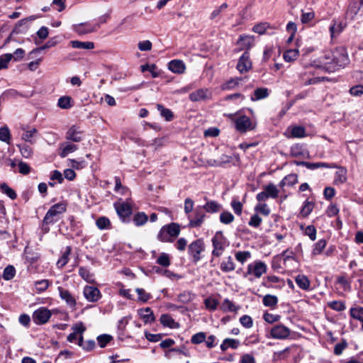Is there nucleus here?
Wrapping results in <instances>:
<instances>
[{"label":"nucleus","instance_id":"obj_42","mask_svg":"<svg viewBox=\"0 0 363 363\" xmlns=\"http://www.w3.org/2000/svg\"><path fill=\"white\" fill-rule=\"evenodd\" d=\"M350 313L353 318L362 322L363 329V307L352 308Z\"/></svg>","mask_w":363,"mask_h":363},{"label":"nucleus","instance_id":"obj_31","mask_svg":"<svg viewBox=\"0 0 363 363\" xmlns=\"http://www.w3.org/2000/svg\"><path fill=\"white\" fill-rule=\"evenodd\" d=\"M71 251L72 247L70 246H67L65 251L62 253L61 257L57 262V266L58 268H62L67 264Z\"/></svg>","mask_w":363,"mask_h":363},{"label":"nucleus","instance_id":"obj_25","mask_svg":"<svg viewBox=\"0 0 363 363\" xmlns=\"http://www.w3.org/2000/svg\"><path fill=\"white\" fill-rule=\"evenodd\" d=\"M202 210L208 213H214L220 211L222 206L216 201H210L201 206Z\"/></svg>","mask_w":363,"mask_h":363},{"label":"nucleus","instance_id":"obj_27","mask_svg":"<svg viewBox=\"0 0 363 363\" xmlns=\"http://www.w3.org/2000/svg\"><path fill=\"white\" fill-rule=\"evenodd\" d=\"M207 89H200L189 94V99L191 101H199L207 97Z\"/></svg>","mask_w":363,"mask_h":363},{"label":"nucleus","instance_id":"obj_19","mask_svg":"<svg viewBox=\"0 0 363 363\" xmlns=\"http://www.w3.org/2000/svg\"><path fill=\"white\" fill-rule=\"evenodd\" d=\"M168 69L174 73L182 74L185 72L186 66L182 60H173L169 62Z\"/></svg>","mask_w":363,"mask_h":363},{"label":"nucleus","instance_id":"obj_6","mask_svg":"<svg viewBox=\"0 0 363 363\" xmlns=\"http://www.w3.org/2000/svg\"><path fill=\"white\" fill-rule=\"evenodd\" d=\"M114 208L123 222H125L132 214V206L128 202H116L114 203Z\"/></svg>","mask_w":363,"mask_h":363},{"label":"nucleus","instance_id":"obj_61","mask_svg":"<svg viewBox=\"0 0 363 363\" xmlns=\"http://www.w3.org/2000/svg\"><path fill=\"white\" fill-rule=\"evenodd\" d=\"M251 256V254L249 251H238L235 253V259L243 264L247 259H249Z\"/></svg>","mask_w":363,"mask_h":363},{"label":"nucleus","instance_id":"obj_49","mask_svg":"<svg viewBox=\"0 0 363 363\" xmlns=\"http://www.w3.org/2000/svg\"><path fill=\"white\" fill-rule=\"evenodd\" d=\"M11 133L8 127L4 126L0 128V140L10 144Z\"/></svg>","mask_w":363,"mask_h":363},{"label":"nucleus","instance_id":"obj_21","mask_svg":"<svg viewBox=\"0 0 363 363\" xmlns=\"http://www.w3.org/2000/svg\"><path fill=\"white\" fill-rule=\"evenodd\" d=\"M296 284L298 286L304 291H309L311 289V281L308 278L303 274H298L295 277Z\"/></svg>","mask_w":363,"mask_h":363},{"label":"nucleus","instance_id":"obj_40","mask_svg":"<svg viewBox=\"0 0 363 363\" xmlns=\"http://www.w3.org/2000/svg\"><path fill=\"white\" fill-rule=\"evenodd\" d=\"M314 207V203L312 201H309L308 200H306L301 209V215L306 218L313 211Z\"/></svg>","mask_w":363,"mask_h":363},{"label":"nucleus","instance_id":"obj_2","mask_svg":"<svg viewBox=\"0 0 363 363\" xmlns=\"http://www.w3.org/2000/svg\"><path fill=\"white\" fill-rule=\"evenodd\" d=\"M181 231L180 225L177 223L165 225L160 229L157 238L163 242H172L178 237Z\"/></svg>","mask_w":363,"mask_h":363},{"label":"nucleus","instance_id":"obj_10","mask_svg":"<svg viewBox=\"0 0 363 363\" xmlns=\"http://www.w3.org/2000/svg\"><path fill=\"white\" fill-rule=\"evenodd\" d=\"M50 317V311L44 307L38 308L33 314V321L38 325L45 324Z\"/></svg>","mask_w":363,"mask_h":363},{"label":"nucleus","instance_id":"obj_53","mask_svg":"<svg viewBox=\"0 0 363 363\" xmlns=\"http://www.w3.org/2000/svg\"><path fill=\"white\" fill-rule=\"evenodd\" d=\"M37 133V129L36 128H32L30 130H28L25 131L24 133H23L21 138L26 142H28L30 144H33L34 141L32 140V138L35 136V135Z\"/></svg>","mask_w":363,"mask_h":363},{"label":"nucleus","instance_id":"obj_59","mask_svg":"<svg viewBox=\"0 0 363 363\" xmlns=\"http://www.w3.org/2000/svg\"><path fill=\"white\" fill-rule=\"evenodd\" d=\"M157 263L162 267H167L170 265L169 256L167 253H162L157 259Z\"/></svg>","mask_w":363,"mask_h":363},{"label":"nucleus","instance_id":"obj_50","mask_svg":"<svg viewBox=\"0 0 363 363\" xmlns=\"http://www.w3.org/2000/svg\"><path fill=\"white\" fill-rule=\"evenodd\" d=\"M141 71L145 72L146 71L150 72L153 78L157 77L159 74L155 71L157 69V66L155 64H145L140 66Z\"/></svg>","mask_w":363,"mask_h":363},{"label":"nucleus","instance_id":"obj_63","mask_svg":"<svg viewBox=\"0 0 363 363\" xmlns=\"http://www.w3.org/2000/svg\"><path fill=\"white\" fill-rule=\"evenodd\" d=\"M347 342L345 340H342L340 342L336 344L334 347V354L335 355H340L342 354L344 350L347 347Z\"/></svg>","mask_w":363,"mask_h":363},{"label":"nucleus","instance_id":"obj_37","mask_svg":"<svg viewBox=\"0 0 363 363\" xmlns=\"http://www.w3.org/2000/svg\"><path fill=\"white\" fill-rule=\"evenodd\" d=\"M1 191L9 196L11 199L14 200L17 197L16 191L11 189L6 183H2L0 184Z\"/></svg>","mask_w":363,"mask_h":363},{"label":"nucleus","instance_id":"obj_43","mask_svg":"<svg viewBox=\"0 0 363 363\" xmlns=\"http://www.w3.org/2000/svg\"><path fill=\"white\" fill-rule=\"evenodd\" d=\"M290 351L289 347H286L284 350L275 352L272 356V361L276 362L282 359H285L288 357L287 353Z\"/></svg>","mask_w":363,"mask_h":363},{"label":"nucleus","instance_id":"obj_17","mask_svg":"<svg viewBox=\"0 0 363 363\" xmlns=\"http://www.w3.org/2000/svg\"><path fill=\"white\" fill-rule=\"evenodd\" d=\"M58 291L60 294V298L64 300L66 303L72 309H75L76 306V299L71 294V293L66 289H64L62 287L59 286Z\"/></svg>","mask_w":363,"mask_h":363},{"label":"nucleus","instance_id":"obj_20","mask_svg":"<svg viewBox=\"0 0 363 363\" xmlns=\"http://www.w3.org/2000/svg\"><path fill=\"white\" fill-rule=\"evenodd\" d=\"M297 165L304 166L309 169H315L320 167H325V168H333L335 166L333 164L325 163V162H296Z\"/></svg>","mask_w":363,"mask_h":363},{"label":"nucleus","instance_id":"obj_7","mask_svg":"<svg viewBox=\"0 0 363 363\" xmlns=\"http://www.w3.org/2000/svg\"><path fill=\"white\" fill-rule=\"evenodd\" d=\"M212 245L213 250L212 251V256L218 257L222 255L225 248V241L223 236L217 233L212 238Z\"/></svg>","mask_w":363,"mask_h":363},{"label":"nucleus","instance_id":"obj_14","mask_svg":"<svg viewBox=\"0 0 363 363\" xmlns=\"http://www.w3.org/2000/svg\"><path fill=\"white\" fill-rule=\"evenodd\" d=\"M65 138L67 140L79 143L82 140L83 131L80 130L79 126L74 125L67 131Z\"/></svg>","mask_w":363,"mask_h":363},{"label":"nucleus","instance_id":"obj_64","mask_svg":"<svg viewBox=\"0 0 363 363\" xmlns=\"http://www.w3.org/2000/svg\"><path fill=\"white\" fill-rule=\"evenodd\" d=\"M305 128L302 126H294L292 128L291 134L294 138H302L305 135Z\"/></svg>","mask_w":363,"mask_h":363},{"label":"nucleus","instance_id":"obj_16","mask_svg":"<svg viewBox=\"0 0 363 363\" xmlns=\"http://www.w3.org/2000/svg\"><path fill=\"white\" fill-rule=\"evenodd\" d=\"M255 43V38L252 35H241L237 41L240 50H245L247 52Z\"/></svg>","mask_w":363,"mask_h":363},{"label":"nucleus","instance_id":"obj_45","mask_svg":"<svg viewBox=\"0 0 363 363\" xmlns=\"http://www.w3.org/2000/svg\"><path fill=\"white\" fill-rule=\"evenodd\" d=\"M222 309L224 311L236 312L239 309V307L236 306L233 301L228 298H225L222 303Z\"/></svg>","mask_w":363,"mask_h":363},{"label":"nucleus","instance_id":"obj_41","mask_svg":"<svg viewBox=\"0 0 363 363\" xmlns=\"http://www.w3.org/2000/svg\"><path fill=\"white\" fill-rule=\"evenodd\" d=\"M96 225L100 230L109 229L111 227V222L107 217L101 216L96 220Z\"/></svg>","mask_w":363,"mask_h":363},{"label":"nucleus","instance_id":"obj_38","mask_svg":"<svg viewBox=\"0 0 363 363\" xmlns=\"http://www.w3.org/2000/svg\"><path fill=\"white\" fill-rule=\"evenodd\" d=\"M57 106L62 109H68L72 107V98L69 96H61L57 101Z\"/></svg>","mask_w":363,"mask_h":363},{"label":"nucleus","instance_id":"obj_33","mask_svg":"<svg viewBox=\"0 0 363 363\" xmlns=\"http://www.w3.org/2000/svg\"><path fill=\"white\" fill-rule=\"evenodd\" d=\"M264 190L269 198L277 199L279 196V191L272 183L264 186Z\"/></svg>","mask_w":363,"mask_h":363},{"label":"nucleus","instance_id":"obj_23","mask_svg":"<svg viewBox=\"0 0 363 363\" xmlns=\"http://www.w3.org/2000/svg\"><path fill=\"white\" fill-rule=\"evenodd\" d=\"M269 95V92L267 88H257L254 91L253 94L251 95L250 99L252 101H259L267 98Z\"/></svg>","mask_w":363,"mask_h":363},{"label":"nucleus","instance_id":"obj_15","mask_svg":"<svg viewBox=\"0 0 363 363\" xmlns=\"http://www.w3.org/2000/svg\"><path fill=\"white\" fill-rule=\"evenodd\" d=\"M252 67V62L250 60V54L245 52L240 57L237 64V69L240 73L249 71Z\"/></svg>","mask_w":363,"mask_h":363},{"label":"nucleus","instance_id":"obj_28","mask_svg":"<svg viewBox=\"0 0 363 363\" xmlns=\"http://www.w3.org/2000/svg\"><path fill=\"white\" fill-rule=\"evenodd\" d=\"M347 182V169L343 167H340L335 172L334 184H340Z\"/></svg>","mask_w":363,"mask_h":363},{"label":"nucleus","instance_id":"obj_58","mask_svg":"<svg viewBox=\"0 0 363 363\" xmlns=\"http://www.w3.org/2000/svg\"><path fill=\"white\" fill-rule=\"evenodd\" d=\"M298 56V50H289L284 53V59L286 62H291L296 60Z\"/></svg>","mask_w":363,"mask_h":363},{"label":"nucleus","instance_id":"obj_18","mask_svg":"<svg viewBox=\"0 0 363 363\" xmlns=\"http://www.w3.org/2000/svg\"><path fill=\"white\" fill-rule=\"evenodd\" d=\"M138 313L145 324L152 323L155 320L153 311L150 307L139 309Z\"/></svg>","mask_w":363,"mask_h":363},{"label":"nucleus","instance_id":"obj_9","mask_svg":"<svg viewBox=\"0 0 363 363\" xmlns=\"http://www.w3.org/2000/svg\"><path fill=\"white\" fill-rule=\"evenodd\" d=\"M267 272V265L265 263L257 261L253 264H250L247 266V271L245 277L247 274H253L255 277L259 278L263 274Z\"/></svg>","mask_w":363,"mask_h":363},{"label":"nucleus","instance_id":"obj_56","mask_svg":"<svg viewBox=\"0 0 363 363\" xmlns=\"http://www.w3.org/2000/svg\"><path fill=\"white\" fill-rule=\"evenodd\" d=\"M135 291L138 295V299L143 303L147 302L152 296L150 294L147 293L143 289L137 288Z\"/></svg>","mask_w":363,"mask_h":363},{"label":"nucleus","instance_id":"obj_34","mask_svg":"<svg viewBox=\"0 0 363 363\" xmlns=\"http://www.w3.org/2000/svg\"><path fill=\"white\" fill-rule=\"evenodd\" d=\"M298 182V178L296 174H291L286 176L279 183L280 187L284 186H293Z\"/></svg>","mask_w":363,"mask_h":363},{"label":"nucleus","instance_id":"obj_35","mask_svg":"<svg viewBox=\"0 0 363 363\" xmlns=\"http://www.w3.org/2000/svg\"><path fill=\"white\" fill-rule=\"evenodd\" d=\"M77 150V146L72 143H67L64 147H60V152L59 155L64 158L66 157L68 154L73 152Z\"/></svg>","mask_w":363,"mask_h":363},{"label":"nucleus","instance_id":"obj_8","mask_svg":"<svg viewBox=\"0 0 363 363\" xmlns=\"http://www.w3.org/2000/svg\"><path fill=\"white\" fill-rule=\"evenodd\" d=\"M291 334V330L282 325L278 324L274 325L270 330V335L274 339L286 340Z\"/></svg>","mask_w":363,"mask_h":363},{"label":"nucleus","instance_id":"obj_60","mask_svg":"<svg viewBox=\"0 0 363 363\" xmlns=\"http://www.w3.org/2000/svg\"><path fill=\"white\" fill-rule=\"evenodd\" d=\"M50 281L48 279H42L35 282L36 291L38 292L45 291L49 286Z\"/></svg>","mask_w":363,"mask_h":363},{"label":"nucleus","instance_id":"obj_44","mask_svg":"<svg viewBox=\"0 0 363 363\" xmlns=\"http://www.w3.org/2000/svg\"><path fill=\"white\" fill-rule=\"evenodd\" d=\"M79 276L84 279L87 282L93 281V274L89 272V270L84 267H80L79 269Z\"/></svg>","mask_w":363,"mask_h":363},{"label":"nucleus","instance_id":"obj_39","mask_svg":"<svg viewBox=\"0 0 363 363\" xmlns=\"http://www.w3.org/2000/svg\"><path fill=\"white\" fill-rule=\"evenodd\" d=\"M268 28H272L270 24L267 22H261L255 24L252 28V31L259 35L265 33Z\"/></svg>","mask_w":363,"mask_h":363},{"label":"nucleus","instance_id":"obj_48","mask_svg":"<svg viewBox=\"0 0 363 363\" xmlns=\"http://www.w3.org/2000/svg\"><path fill=\"white\" fill-rule=\"evenodd\" d=\"M16 274V269L13 266L8 265L5 267L3 273V278L5 280H11L12 279Z\"/></svg>","mask_w":363,"mask_h":363},{"label":"nucleus","instance_id":"obj_30","mask_svg":"<svg viewBox=\"0 0 363 363\" xmlns=\"http://www.w3.org/2000/svg\"><path fill=\"white\" fill-rule=\"evenodd\" d=\"M262 303L266 307L274 308L278 303V298L274 295L267 294L263 297Z\"/></svg>","mask_w":363,"mask_h":363},{"label":"nucleus","instance_id":"obj_62","mask_svg":"<svg viewBox=\"0 0 363 363\" xmlns=\"http://www.w3.org/2000/svg\"><path fill=\"white\" fill-rule=\"evenodd\" d=\"M112 340V337L110 335H100L97 337V341L100 347L103 348Z\"/></svg>","mask_w":363,"mask_h":363},{"label":"nucleus","instance_id":"obj_55","mask_svg":"<svg viewBox=\"0 0 363 363\" xmlns=\"http://www.w3.org/2000/svg\"><path fill=\"white\" fill-rule=\"evenodd\" d=\"M206 335L203 332H199L192 335L191 342L193 344L198 345L206 341Z\"/></svg>","mask_w":363,"mask_h":363},{"label":"nucleus","instance_id":"obj_51","mask_svg":"<svg viewBox=\"0 0 363 363\" xmlns=\"http://www.w3.org/2000/svg\"><path fill=\"white\" fill-rule=\"evenodd\" d=\"M326 243H327V242L325 239H321V240H318L314 245V247L313 249V255H320L323 252L324 248L325 247Z\"/></svg>","mask_w":363,"mask_h":363},{"label":"nucleus","instance_id":"obj_13","mask_svg":"<svg viewBox=\"0 0 363 363\" xmlns=\"http://www.w3.org/2000/svg\"><path fill=\"white\" fill-rule=\"evenodd\" d=\"M85 298L89 302H96L101 298V292L93 286H86L83 291Z\"/></svg>","mask_w":363,"mask_h":363},{"label":"nucleus","instance_id":"obj_26","mask_svg":"<svg viewBox=\"0 0 363 363\" xmlns=\"http://www.w3.org/2000/svg\"><path fill=\"white\" fill-rule=\"evenodd\" d=\"M239 345V340L232 338H225L220 345V350L224 352L228 348L237 349Z\"/></svg>","mask_w":363,"mask_h":363},{"label":"nucleus","instance_id":"obj_36","mask_svg":"<svg viewBox=\"0 0 363 363\" xmlns=\"http://www.w3.org/2000/svg\"><path fill=\"white\" fill-rule=\"evenodd\" d=\"M147 216L145 213L138 212L134 215L133 220L136 226H141L147 223Z\"/></svg>","mask_w":363,"mask_h":363},{"label":"nucleus","instance_id":"obj_3","mask_svg":"<svg viewBox=\"0 0 363 363\" xmlns=\"http://www.w3.org/2000/svg\"><path fill=\"white\" fill-rule=\"evenodd\" d=\"M350 63V60L348 57V55L345 50L341 49L340 50L336 51L333 55V58L331 59V62H325V65H329V67H327V69H332L335 70L340 67H345Z\"/></svg>","mask_w":363,"mask_h":363},{"label":"nucleus","instance_id":"obj_29","mask_svg":"<svg viewBox=\"0 0 363 363\" xmlns=\"http://www.w3.org/2000/svg\"><path fill=\"white\" fill-rule=\"evenodd\" d=\"M70 44L73 48L91 50L94 48V43L93 42H82L79 40H72Z\"/></svg>","mask_w":363,"mask_h":363},{"label":"nucleus","instance_id":"obj_57","mask_svg":"<svg viewBox=\"0 0 363 363\" xmlns=\"http://www.w3.org/2000/svg\"><path fill=\"white\" fill-rule=\"evenodd\" d=\"M240 79L239 78H231L228 82L222 85L223 90H229L235 88L239 84Z\"/></svg>","mask_w":363,"mask_h":363},{"label":"nucleus","instance_id":"obj_5","mask_svg":"<svg viewBox=\"0 0 363 363\" xmlns=\"http://www.w3.org/2000/svg\"><path fill=\"white\" fill-rule=\"evenodd\" d=\"M235 128L240 133H246L255 128V124L252 123L250 118L245 116H241L235 120Z\"/></svg>","mask_w":363,"mask_h":363},{"label":"nucleus","instance_id":"obj_24","mask_svg":"<svg viewBox=\"0 0 363 363\" xmlns=\"http://www.w3.org/2000/svg\"><path fill=\"white\" fill-rule=\"evenodd\" d=\"M220 269L224 273L230 272L235 270V264L233 258L230 256H228L227 258L224 259L220 263Z\"/></svg>","mask_w":363,"mask_h":363},{"label":"nucleus","instance_id":"obj_47","mask_svg":"<svg viewBox=\"0 0 363 363\" xmlns=\"http://www.w3.org/2000/svg\"><path fill=\"white\" fill-rule=\"evenodd\" d=\"M234 216L229 211H223L220 215V223L228 225L233 222Z\"/></svg>","mask_w":363,"mask_h":363},{"label":"nucleus","instance_id":"obj_12","mask_svg":"<svg viewBox=\"0 0 363 363\" xmlns=\"http://www.w3.org/2000/svg\"><path fill=\"white\" fill-rule=\"evenodd\" d=\"M194 217L189 220V227L198 228L200 227L204 221L206 217L205 213L202 210L201 206H197L194 210Z\"/></svg>","mask_w":363,"mask_h":363},{"label":"nucleus","instance_id":"obj_4","mask_svg":"<svg viewBox=\"0 0 363 363\" xmlns=\"http://www.w3.org/2000/svg\"><path fill=\"white\" fill-rule=\"evenodd\" d=\"M205 251L204 242L201 239H197L193 241L188 247V253L191 258L192 262L197 264L202 257L203 252Z\"/></svg>","mask_w":363,"mask_h":363},{"label":"nucleus","instance_id":"obj_46","mask_svg":"<svg viewBox=\"0 0 363 363\" xmlns=\"http://www.w3.org/2000/svg\"><path fill=\"white\" fill-rule=\"evenodd\" d=\"M21 155L25 158H29L33 155V149L27 144H22L18 145Z\"/></svg>","mask_w":363,"mask_h":363},{"label":"nucleus","instance_id":"obj_11","mask_svg":"<svg viewBox=\"0 0 363 363\" xmlns=\"http://www.w3.org/2000/svg\"><path fill=\"white\" fill-rule=\"evenodd\" d=\"M100 28L99 24L92 25L89 22L73 25V30L79 35H84L96 30Z\"/></svg>","mask_w":363,"mask_h":363},{"label":"nucleus","instance_id":"obj_52","mask_svg":"<svg viewBox=\"0 0 363 363\" xmlns=\"http://www.w3.org/2000/svg\"><path fill=\"white\" fill-rule=\"evenodd\" d=\"M160 320L162 325L165 327L174 328V324L175 322L169 314H162Z\"/></svg>","mask_w":363,"mask_h":363},{"label":"nucleus","instance_id":"obj_22","mask_svg":"<svg viewBox=\"0 0 363 363\" xmlns=\"http://www.w3.org/2000/svg\"><path fill=\"white\" fill-rule=\"evenodd\" d=\"M346 24L340 21H333V24L330 26L331 38H333L338 35L345 28Z\"/></svg>","mask_w":363,"mask_h":363},{"label":"nucleus","instance_id":"obj_54","mask_svg":"<svg viewBox=\"0 0 363 363\" xmlns=\"http://www.w3.org/2000/svg\"><path fill=\"white\" fill-rule=\"evenodd\" d=\"M13 59V55L11 53H6L0 55V70L6 69L8 67L9 62Z\"/></svg>","mask_w":363,"mask_h":363},{"label":"nucleus","instance_id":"obj_32","mask_svg":"<svg viewBox=\"0 0 363 363\" xmlns=\"http://www.w3.org/2000/svg\"><path fill=\"white\" fill-rule=\"evenodd\" d=\"M157 108L160 112V115L165 118L167 121H171L174 118L173 112L162 106V104H157Z\"/></svg>","mask_w":363,"mask_h":363},{"label":"nucleus","instance_id":"obj_1","mask_svg":"<svg viewBox=\"0 0 363 363\" xmlns=\"http://www.w3.org/2000/svg\"><path fill=\"white\" fill-rule=\"evenodd\" d=\"M67 211V204L65 202H60L54 204L45 213L43 220V225L54 224L60 219V215Z\"/></svg>","mask_w":363,"mask_h":363}]
</instances>
